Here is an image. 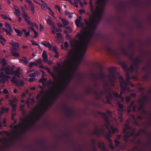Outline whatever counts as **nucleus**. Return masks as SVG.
Listing matches in <instances>:
<instances>
[{
  "label": "nucleus",
  "instance_id": "obj_1",
  "mask_svg": "<svg viewBox=\"0 0 151 151\" xmlns=\"http://www.w3.org/2000/svg\"><path fill=\"white\" fill-rule=\"evenodd\" d=\"M85 33L86 34L88 37L91 36L92 35V33L91 31H86L85 33L82 32L81 33H78L77 35L78 40H75L73 43V46L76 50L79 52L83 53V55L87 46L85 36Z\"/></svg>",
  "mask_w": 151,
  "mask_h": 151
},
{
  "label": "nucleus",
  "instance_id": "obj_2",
  "mask_svg": "<svg viewBox=\"0 0 151 151\" xmlns=\"http://www.w3.org/2000/svg\"><path fill=\"white\" fill-rule=\"evenodd\" d=\"M31 117L27 116L23 118H22L23 122L25 123V124H20L22 128L20 133L22 134L26 132L28 130L32 128L34 124L36 122V121L34 120H30Z\"/></svg>",
  "mask_w": 151,
  "mask_h": 151
},
{
  "label": "nucleus",
  "instance_id": "obj_5",
  "mask_svg": "<svg viewBox=\"0 0 151 151\" xmlns=\"http://www.w3.org/2000/svg\"><path fill=\"white\" fill-rule=\"evenodd\" d=\"M10 45L13 47L11 49V52L12 55L16 57H19V54L17 52L20 50L19 44L17 42H13L11 43Z\"/></svg>",
  "mask_w": 151,
  "mask_h": 151
},
{
  "label": "nucleus",
  "instance_id": "obj_56",
  "mask_svg": "<svg viewBox=\"0 0 151 151\" xmlns=\"http://www.w3.org/2000/svg\"><path fill=\"white\" fill-rule=\"evenodd\" d=\"M44 112H42V113L41 114H39L38 115H37V117H36V119H37V120H36V121L40 119L41 118L42 115L43 114ZM34 120H35V119H34ZM35 120L36 121V120Z\"/></svg>",
  "mask_w": 151,
  "mask_h": 151
},
{
  "label": "nucleus",
  "instance_id": "obj_44",
  "mask_svg": "<svg viewBox=\"0 0 151 151\" xmlns=\"http://www.w3.org/2000/svg\"><path fill=\"white\" fill-rule=\"evenodd\" d=\"M0 42H1V44L3 45H4V44L3 42H6V40L2 36L0 35Z\"/></svg>",
  "mask_w": 151,
  "mask_h": 151
},
{
  "label": "nucleus",
  "instance_id": "obj_33",
  "mask_svg": "<svg viewBox=\"0 0 151 151\" xmlns=\"http://www.w3.org/2000/svg\"><path fill=\"white\" fill-rule=\"evenodd\" d=\"M5 73L7 75H9L11 74L10 72V66H7L5 67Z\"/></svg>",
  "mask_w": 151,
  "mask_h": 151
},
{
  "label": "nucleus",
  "instance_id": "obj_14",
  "mask_svg": "<svg viewBox=\"0 0 151 151\" xmlns=\"http://www.w3.org/2000/svg\"><path fill=\"white\" fill-rule=\"evenodd\" d=\"M116 75H118L119 74L118 73H111L110 75L108 76L109 80L112 83H114L115 80L117 78Z\"/></svg>",
  "mask_w": 151,
  "mask_h": 151
},
{
  "label": "nucleus",
  "instance_id": "obj_12",
  "mask_svg": "<svg viewBox=\"0 0 151 151\" xmlns=\"http://www.w3.org/2000/svg\"><path fill=\"white\" fill-rule=\"evenodd\" d=\"M121 51L122 53L129 58L131 60L133 61V57L134 56V53L132 52L131 54H129V52L123 48H121Z\"/></svg>",
  "mask_w": 151,
  "mask_h": 151
},
{
  "label": "nucleus",
  "instance_id": "obj_20",
  "mask_svg": "<svg viewBox=\"0 0 151 151\" xmlns=\"http://www.w3.org/2000/svg\"><path fill=\"white\" fill-rule=\"evenodd\" d=\"M104 131L103 129H97L93 131V134L98 136L100 137L101 134L104 133Z\"/></svg>",
  "mask_w": 151,
  "mask_h": 151
},
{
  "label": "nucleus",
  "instance_id": "obj_10",
  "mask_svg": "<svg viewBox=\"0 0 151 151\" xmlns=\"http://www.w3.org/2000/svg\"><path fill=\"white\" fill-rule=\"evenodd\" d=\"M20 124H18L14 125L13 124L10 126L9 127L11 128H14L16 130L15 131H13L12 132L14 133L15 135L14 137V138L15 139L18 138L20 137V134H19V132L17 130V129L19 127L21 126V125H20Z\"/></svg>",
  "mask_w": 151,
  "mask_h": 151
},
{
  "label": "nucleus",
  "instance_id": "obj_52",
  "mask_svg": "<svg viewBox=\"0 0 151 151\" xmlns=\"http://www.w3.org/2000/svg\"><path fill=\"white\" fill-rule=\"evenodd\" d=\"M69 81H68L65 83L64 84V86H62L60 88V90H62L63 91L65 90L66 89V87L65 86V85H67L69 83Z\"/></svg>",
  "mask_w": 151,
  "mask_h": 151
},
{
  "label": "nucleus",
  "instance_id": "obj_42",
  "mask_svg": "<svg viewBox=\"0 0 151 151\" xmlns=\"http://www.w3.org/2000/svg\"><path fill=\"white\" fill-rule=\"evenodd\" d=\"M139 132L140 134L141 133H142L144 134H146L147 136H148L147 134L149 133V132H147L146 130L145 129H141L140 130Z\"/></svg>",
  "mask_w": 151,
  "mask_h": 151
},
{
  "label": "nucleus",
  "instance_id": "obj_29",
  "mask_svg": "<svg viewBox=\"0 0 151 151\" xmlns=\"http://www.w3.org/2000/svg\"><path fill=\"white\" fill-rule=\"evenodd\" d=\"M131 127L128 124H126L124 128L123 129V133L126 134L128 132L127 131L128 130H131Z\"/></svg>",
  "mask_w": 151,
  "mask_h": 151
},
{
  "label": "nucleus",
  "instance_id": "obj_13",
  "mask_svg": "<svg viewBox=\"0 0 151 151\" xmlns=\"http://www.w3.org/2000/svg\"><path fill=\"white\" fill-rule=\"evenodd\" d=\"M42 63V59L40 58L37 60H36L34 62L30 63L28 66L30 68H31L33 66H37Z\"/></svg>",
  "mask_w": 151,
  "mask_h": 151
},
{
  "label": "nucleus",
  "instance_id": "obj_24",
  "mask_svg": "<svg viewBox=\"0 0 151 151\" xmlns=\"http://www.w3.org/2000/svg\"><path fill=\"white\" fill-rule=\"evenodd\" d=\"M0 78L3 79V81L4 82L5 81L7 80L9 77V76L4 74L3 72L1 71L0 73Z\"/></svg>",
  "mask_w": 151,
  "mask_h": 151
},
{
  "label": "nucleus",
  "instance_id": "obj_60",
  "mask_svg": "<svg viewBox=\"0 0 151 151\" xmlns=\"http://www.w3.org/2000/svg\"><path fill=\"white\" fill-rule=\"evenodd\" d=\"M37 75V73H32L29 75V76L31 77L35 78L36 76Z\"/></svg>",
  "mask_w": 151,
  "mask_h": 151
},
{
  "label": "nucleus",
  "instance_id": "obj_53",
  "mask_svg": "<svg viewBox=\"0 0 151 151\" xmlns=\"http://www.w3.org/2000/svg\"><path fill=\"white\" fill-rule=\"evenodd\" d=\"M143 116H141V115H139V116H138L136 118H135V117L134 116H133V118L134 119V120H135V119H138L140 120H141L143 119Z\"/></svg>",
  "mask_w": 151,
  "mask_h": 151
},
{
  "label": "nucleus",
  "instance_id": "obj_28",
  "mask_svg": "<svg viewBox=\"0 0 151 151\" xmlns=\"http://www.w3.org/2000/svg\"><path fill=\"white\" fill-rule=\"evenodd\" d=\"M42 57L43 58V61L44 62H47L48 61V56L45 51H44L43 52Z\"/></svg>",
  "mask_w": 151,
  "mask_h": 151
},
{
  "label": "nucleus",
  "instance_id": "obj_46",
  "mask_svg": "<svg viewBox=\"0 0 151 151\" xmlns=\"http://www.w3.org/2000/svg\"><path fill=\"white\" fill-rule=\"evenodd\" d=\"M102 16H101V15H98V14H96V15H95V17L96 19V21L95 22V24L96 25V27H97V24L96 23V21L97 19H99L100 20L102 17Z\"/></svg>",
  "mask_w": 151,
  "mask_h": 151
},
{
  "label": "nucleus",
  "instance_id": "obj_48",
  "mask_svg": "<svg viewBox=\"0 0 151 151\" xmlns=\"http://www.w3.org/2000/svg\"><path fill=\"white\" fill-rule=\"evenodd\" d=\"M14 14L17 17L20 16L21 15V12L20 9L15 11L14 12Z\"/></svg>",
  "mask_w": 151,
  "mask_h": 151
},
{
  "label": "nucleus",
  "instance_id": "obj_38",
  "mask_svg": "<svg viewBox=\"0 0 151 151\" xmlns=\"http://www.w3.org/2000/svg\"><path fill=\"white\" fill-rule=\"evenodd\" d=\"M109 70L111 73H118L116 72V68L114 67H112L110 68L109 69Z\"/></svg>",
  "mask_w": 151,
  "mask_h": 151
},
{
  "label": "nucleus",
  "instance_id": "obj_27",
  "mask_svg": "<svg viewBox=\"0 0 151 151\" xmlns=\"http://www.w3.org/2000/svg\"><path fill=\"white\" fill-rule=\"evenodd\" d=\"M29 7L31 11L33 13L35 12L34 5L31 1H28Z\"/></svg>",
  "mask_w": 151,
  "mask_h": 151
},
{
  "label": "nucleus",
  "instance_id": "obj_49",
  "mask_svg": "<svg viewBox=\"0 0 151 151\" xmlns=\"http://www.w3.org/2000/svg\"><path fill=\"white\" fill-rule=\"evenodd\" d=\"M110 87L105 88L104 90V92L105 93L107 94L109 92H110Z\"/></svg>",
  "mask_w": 151,
  "mask_h": 151
},
{
  "label": "nucleus",
  "instance_id": "obj_61",
  "mask_svg": "<svg viewBox=\"0 0 151 151\" xmlns=\"http://www.w3.org/2000/svg\"><path fill=\"white\" fill-rule=\"evenodd\" d=\"M48 10L49 14L50 15H52L53 17H54V13L52 11L51 9L50 8H49L48 9Z\"/></svg>",
  "mask_w": 151,
  "mask_h": 151
},
{
  "label": "nucleus",
  "instance_id": "obj_50",
  "mask_svg": "<svg viewBox=\"0 0 151 151\" xmlns=\"http://www.w3.org/2000/svg\"><path fill=\"white\" fill-rule=\"evenodd\" d=\"M91 77L94 81H96L97 78V75L94 74H92L91 75Z\"/></svg>",
  "mask_w": 151,
  "mask_h": 151
},
{
  "label": "nucleus",
  "instance_id": "obj_36",
  "mask_svg": "<svg viewBox=\"0 0 151 151\" xmlns=\"http://www.w3.org/2000/svg\"><path fill=\"white\" fill-rule=\"evenodd\" d=\"M106 0H97L96 2V4L98 5H103L104 4Z\"/></svg>",
  "mask_w": 151,
  "mask_h": 151
},
{
  "label": "nucleus",
  "instance_id": "obj_51",
  "mask_svg": "<svg viewBox=\"0 0 151 151\" xmlns=\"http://www.w3.org/2000/svg\"><path fill=\"white\" fill-rule=\"evenodd\" d=\"M106 97L107 99L106 103L109 104H111V101H110V99H112V98H109V97H108V95H106Z\"/></svg>",
  "mask_w": 151,
  "mask_h": 151
},
{
  "label": "nucleus",
  "instance_id": "obj_22",
  "mask_svg": "<svg viewBox=\"0 0 151 151\" xmlns=\"http://www.w3.org/2000/svg\"><path fill=\"white\" fill-rule=\"evenodd\" d=\"M135 102L134 101H132L129 106V110H132L133 111H135L136 110L137 105H134Z\"/></svg>",
  "mask_w": 151,
  "mask_h": 151
},
{
  "label": "nucleus",
  "instance_id": "obj_26",
  "mask_svg": "<svg viewBox=\"0 0 151 151\" xmlns=\"http://www.w3.org/2000/svg\"><path fill=\"white\" fill-rule=\"evenodd\" d=\"M103 4L101 5L102 6L101 8H99L98 9V11L97 12H96V15L97 14L98 15H101V16H102L104 13V6H103Z\"/></svg>",
  "mask_w": 151,
  "mask_h": 151
},
{
  "label": "nucleus",
  "instance_id": "obj_31",
  "mask_svg": "<svg viewBox=\"0 0 151 151\" xmlns=\"http://www.w3.org/2000/svg\"><path fill=\"white\" fill-rule=\"evenodd\" d=\"M126 72V80L127 81H126L128 83V86L129 84H131V83L129 81V79L130 78V76L129 74V72Z\"/></svg>",
  "mask_w": 151,
  "mask_h": 151
},
{
  "label": "nucleus",
  "instance_id": "obj_16",
  "mask_svg": "<svg viewBox=\"0 0 151 151\" xmlns=\"http://www.w3.org/2000/svg\"><path fill=\"white\" fill-rule=\"evenodd\" d=\"M121 91L120 92L119 94V96L118 98H121L122 97V95L123 93H124L125 91L127 90L128 91L130 92L131 90L129 89V88L128 87L124 86L122 83L121 84Z\"/></svg>",
  "mask_w": 151,
  "mask_h": 151
},
{
  "label": "nucleus",
  "instance_id": "obj_11",
  "mask_svg": "<svg viewBox=\"0 0 151 151\" xmlns=\"http://www.w3.org/2000/svg\"><path fill=\"white\" fill-rule=\"evenodd\" d=\"M117 105L118 107L120 109L119 110V112L118 113L119 118L120 120V122H122L123 121V118H122V113L124 111V105L123 104H121L120 103H118Z\"/></svg>",
  "mask_w": 151,
  "mask_h": 151
},
{
  "label": "nucleus",
  "instance_id": "obj_62",
  "mask_svg": "<svg viewBox=\"0 0 151 151\" xmlns=\"http://www.w3.org/2000/svg\"><path fill=\"white\" fill-rule=\"evenodd\" d=\"M114 142L116 146L118 147L119 146L120 144V142L119 141L117 140V139H115Z\"/></svg>",
  "mask_w": 151,
  "mask_h": 151
},
{
  "label": "nucleus",
  "instance_id": "obj_21",
  "mask_svg": "<svg viewBox=\"0 0 151 151\" xmlns=\"http://www.w3.org/2000/svg\"><path fill=\"white\" fill-rule=\"evenodd\" d=\"M42 44L44 45L45 47L48 48L50 51H51L52 49V45L46 41H44L42 42Z\"/></svg>",
  "mask_w": 151,
  "mask_h": 151
},
{
  "label": "nucleus",
  "instance_id": "obj_47",
  "mask_svg": "<svg viewBox=\"0 0 151 151\" xmlns=\"http://www.w3.org/2000/svg\"><path fill=\"white\" fill-rule=\"evenodd\" d=\"M140 134L139 132H137L136 134H135L134 137L133 139H130V142H133L135 140V137L139 136Z\"/></svg>",
  "mask_w": 151,
  "mask_h": 151
},
{
  "label": "nucleus",
  "instance_id": "obj_30",
  "mask_svg": "<svg viewBox=\"0 0 151 151\" xmlns=\"http://www.w3.org/2000/svg\"><path fill=\"white\" fill-rule=\"evenodd\" d=\"M17 101V100L14 99L13 100H10L9 101V104L13 108H16L17 105L16 104H14V103L16 102Z\"/></svg>",
  "mask_w": 151,
  "mask_h": 151
},
{
  "label": "nucleus",
  "instance_id": "obj_23",
  "mask_svg": "<svg viewBox=\"0 0 151 151\" xmlns=\"http://www.w3.org/2000/svg\"><path fill=\"white\" fill-rule=\"evenodd\" d=\"M98 146L102 151H109L106 147L104 142H99Z\"/></svg>",
  "mask_w": 151,
  "mask_h": 151
},
{
  "label": "nucleus",
  "instance_id": "obj_9",
  "mask_svg": "<svg viewBox=\"0 0 151 151\" xmlns=\"http://www.w3.org/2000/svg\"><path fill=\"white\" fill-rule=\"evenodd\" d=\"M22 9L23 12L22 17L25 21L27 23L28 25H33V23L29 20L30 19V17L28 16V14L26 12L23 7L22 8Z\"/></svg>",
  "mask_w": 151,
  "mask_h": 151
},
{
  "label": "nucleus",
  "instance_id": "obj_40",
  "mask_svg": "<svg viewBox=\"0 0 151 151\" xmlns=\"http://www.w3.org/2000/svg\"><path fill=\"white\" fill-rule=\"evenodd\" d=\"M19 61L21 62H24V63L26 65L28 63L27 58L25 57H23L22 59H20Z\"/></svg>",
  "mask_w": 151,
  "mask_h": 151
},
{
  "label": "nucleus",
  "instance_id": "obj_34",
  "mask_svg": "<svg viewBox=\"0 0 151 151\" xmlns=\"http://www.w3.org/2000/svg\"><path fill=\"white\" fill-rule=\"evenodd\" d=\"M50 107V106L47 104H44L42 106V109L44 111V112H45Z\"/></svg>",
  "mask_w": 151,
  "mask_h": 151
},
{
  "label": "nucleus",
  "instance_id": "obj_35",
  "mask_svg": "<svg viewBox=\"0 0 151 151\" xmlns=\"http://www.w3.org/2000/svg\"><path fill=\"white\" fill-rule=\"evenodd\" d=\"M5 26L7 29L9 30L11 32H13V30L12 29L11 25L9 24L8 23H6L5 24Z\"/></svg>",
  "mask_w": 151,
  "mask_h": 151
},
{
  "label": "nucleus",
  "instance_id": "obj_45",
  "mask_svg": "<svg viewBox=\"0 0 151 151\" xmlns=\"http://www.w3.org/2000/svg\"><path fill=\"white\" fill-rule=\"evenodd\" d=\"M15 31L19 36H21L22 35V32L21 30L16 29H14Z\"/></svg>",
  "mask_w": 151,
  "mask_h": 151
},
{
  "label": "nucleus",
  "instance_id": "obj_64",
  "mask_svg": "<svg viewBox=\"0 0 151 151\" xmlns=\"http://www.w3.org/2000/svg\"><path fill=\"white\" fill-rule=\"evenodd\" d=\"M109 146L112 150H113L114 149V147L113 145L112 142H110L109 145Z\"/></svg>",
  "mask_w": 151,
  "mask_h": 151
},
{
  "label": "nucleus",
  "instance_id": "obj_4",
  "mask_svg": "<svg viewBox=\"0 0 151 151\" xmlns=\"http://www.w3.org/2000/svg\"><path fill=\"white\" fill-rule=\"evenodd\" d=\"M101 116L104 118V120L106 122L105 125L106 127L108 129V132L110 134L111 133L114 134L117 132L118 129L116 128H114L113 126H111L110 127V122L107 116L104 112L102 113Z\"/></svg>",
  "mask_w": 151,
  "mask_h": 151
},
{
  "label": "nucleus",
  "instance_id": "obj_43",
  "mask_svg": "<svg viewBox=\"0 0 151 151\" xmlns=\"http://www.w3.org/2000/svg\"><path fill=\"white\" fill-rule=\"evenodd\" d=\"M9 111V109L8 108L3 107L1 109V112L2 113H3L5 112H8Z\"/></svg>",
  "mask_w": 151,
  "mask_h": 151
},
{
  "label": "nucleus",
  "instance_id": "obj_59",
  "mask_svg": "<svg viewBox=\"0 0 151 151\" xmlns=\"http://www.w3.org/2000/svg\"><path fill=\"white\" fill-rule=\"evenodd\" d=\"M100 78L102 80H104L105 78V75L103 73H101L100 75Z\"/></svg>",
  "mask_w": 151,
  "mask_h": 151
},
{
  "label": "nucleus",
  "instance_id": "obj_39",
  "mask_svg": "<svg viewBox=\"0 0 151 151\" xmlns=\"http://www.w3.org/2000/svg\"><path fill=\"white\" fill-rule=\"evenodd\" d=\"M47 79L46 78L43 77L41 78L40 80V82H41L43 85L45 86L46 84V82Z\"/></svg>",
  "mask_w": 151,
  "mask_h": 151
},
{
  "label": "nucleus",
  "instance_id": "obj_15",
  "mask_svg": "<svg viewBox=\"0 0 151 151\" xmlns=\"http://www.w3.org/2000/svg\"><path fill=\"white\" fill-rule=\"evenodd\" d=\"M64 110L65 111L66 114L68 116L71 117L75 114V113L73 110L70 109L66 106H65Z\"/></svg>",
  "mask_w": 151,
  "mask_h": 151
},
{
  "label": "nucleus",
  "instance_id": "obj_18",
  "mask_svg": "<svg viewBox=\"0 0 151 151\" xmlns=\"http://www.w3.org/2000/svg\"><path fill=\"white\" fill-rule=\"evenodd\" d=\"M82 20L81 17H79L76 20L75 23L77 27H83L84 24L83 22H82L81 21Z\"/></svg>",
  "mask_w": 151,
  "mask_h": 151
},
{
  "label": "nucleus",
  "instance_id": "obj_32",
  "mask_svg": "<svg viewBox=\"0 0 151 151\" xmlns=\"http://www.w3.org/2000/svg\"><path fill=\"white\" fill-rule=\"evenodd\" d=\"M15 76L18 77H20V69L19 68H18L17 70L14 73V74Z\"/></svg>",
  "mask_w": 151,
  "mask_h": 151
},
{
  "label": "nucleus",
  "instance_id": "obj_8",
  "mask_svg": "<svg viewBox=\"0 0 151 151\" xmlns=\"http://www.w3.org/2000/svg\"><path fill=\"white\" fill-rule=\"evenodd\" d=\"M121 65L123 69L125 72H133L134 71L136 68H137L134 65H131L129 68H128L127 65L124 62L121 63Z\"/></svg>",
  "mask_w": 151,
  "mask_h": 151
},
{
  "label": "nucleus",
  "instance_id": "obj_58",
  "mask_svg": "<svg viewBox=\"0 0 151 151\" xmlns=\"http://www.w3.org/2000/svg\"><path fill=\"white\" fill-rule=\"evenodd\" d=\"M52 27V28L51 32L52 34H54L55 33V32L56 31L55 27V25Z\"/></svg>",
  "mask_w": 151,
  "mask_h": 151
},
{
  "label": "nucleus",
  "instance_id": "obj_19",
  "mask_svg": "<svg viewBox=\"0 0 151 151\" xmlns=\"http://www.w3.org/2000/svg\"><path fill=\"white\" fill-rule=\"evenodd\" d=\"M119 78L120 80V86H121V84L122 83L124 86L128 87V83L124 81V78L122 76L119 75Z\"/></svg>",
  "mask_w": 151,
  "mask_h": 151
},
{
  "label": "nucleus",
  "instance_id": "obj_17",
  "mask_svg": "<svg viewBox=\"0 0 151 151\" xmlns=\"http://www.w3.org/2000/svg\"><path fill=\"white\" fill-rule=\"evenodd\" d=\"M138 102L139 105L138 108V110L141 111V110L144 109V108L145 105L144 101L143 99H140L138 101Z\"/></svg>",
  "mask_w": 151,
  "mask_h": 151
},
{
  "label": "nucleus",
  "instance_id": "obj_25",
  "mask_svg": "<svg viewBox=\"0 0 151 151\" xmlns=\"http://www.w3.org/2000/svg\"><path fill=\"white\" fill-rule=\"evenodd\" d=\"M143 61L140 59L138 58H136V60L134 62V65L136 67L137 69L139 68V65L140 64L142 63Z\"/></svg>",
  "mask_w": 151,
  "mask_h": 151
},
{
  "label": "nucleus",
  "instance_id": "obj_37",
  "mask_svg": "<svg viewBox=\"0 0 151 151\" xmlns=\"http://www.w3.org/2000/svg\"><path fill=\"white\" fill-rule=\"evenodd\" d=\"M61 19L64 26H67L69 24V22L67 19L63 18H61Z\"/></svg>",
  "mask_w": 151,
  "mask_h": 151
},
{
  "label": "nucleus",
  "instance_id": "obj_7",
  "mask_svg": "<svg viewBox=\"0 0 151 151\" xmlns=\"http://www.w3.org/2000/svg\"><path fill=\"white\" fill-rule=\"evenodd\" d=\"M135 130L136 129L134 128L131 132L128 131L124 136V140L126 143H127L129 142H130V139L129 138L131 137L132 136L133 138H134L135 134Z\"/></svg>",
  "mask_w": 151,
  "mask_h": 151
},
{
  "label": "nucleus",
  "instance_id": "obj_54",
  "mask_svg": "<svg viewBox=\"0 0 151 151\" xmlns=\"http://www.w3.org/2000/svg\"><path fill=\"white\" fill-rule=\"evenodd\" d=\"M106 134V135L107 137V139L108 142L110 143L112 142V141L111 139L110 138V135L108 134L106 132H105Z\"/></svg>",
  "mask_w": 151,
  "mask_h": 151
},
{
  "label": "nucleus",
  "instance_id": "obj_3",
  "mask_svg": "<svg viewBox=\"0 0 151 151\" xmlns=\"http://www.w3.org/2000/svg\"><path fill=\"white\" fill-rule=\"evenodd\" d=\"M90 6L93 16L90 17L89 21H88L85 19H84V21L86 25L88 27L91 31H93L96 28V25L95 24L96 19L95 17V15L96 14V13L94 11L93 4L90 5Z\"/></svg>",
  "mask_w": 151,
  "mask_h": 151
},
{
  "label": "nucleus",
  "instance_id": "obj_57",
  "mask_svg": "<svg viewBox=\"0 0 151 151\" xmlns=\"http://www.w3.org/2000/svg\"><path fill=\"white\" fill-rule=\"evenodd\" d=\"M149 99V98L147 96L145 95L143 96V99H142L144 101L145 103Z\"/></svg>",
  "mask_w": 151,
  "mask_h": 151
},
{
  "label": "nucleus",
  "instance_id": "obj_41",
  "mask_svg": "<svg viewBox=\"0 0 151 151\" xmlns=\"http://www.w3.org/2000/svg\"><path fill=\"white\" fill-rule=\"evenodd\" d=\"M47 22L49 25L52 26L54 25L53 23L52 22V20L50 18H47L46 20Z\"/></svg>",
  "mask_w": 151,
  "mask_h": 151
},
{
  "label": "nucleus",
  "instance_id": "obj_6",
  "mask_svg": "<svg viewBox=\"0 0 151 151\" xmlns=\"http://www.w3.org/2000/svg\"><path fill=\"white\" fill-rule=\"evenodd\" d=\"M64 64L70 71L75 72L76 68L74 62L71 59H66L64 60Z\"/></svg>",
  "mask_w": 151,
  "mask_h": 151
},
{
  "label": "nucleus",
  "instance_id": "obj_55",
  "mask_svg": "<svg viewBox=\"0 0 151 151\" xmlns=\"http://www.w3.org/2000/svg\"><path fill=\"white\" fill-rule=\"evenodd\" d=\"M3 30L6 33V34L9 35H12V34L11 33V32L9 30H7L6 29H3Z\"/></svg>",
  "mask_w": 151,
  "mask_h": 151
},
{
  "label": "nucleus",
  "instance_id": "obj_63",
  "mask_svg": "<svg viewBox=\"0 0 151 151\" xmlns=\"http://www.w3.org/2000/svg\"><path fill=\"white\" fill-rule=\"evenodd\" d=\"M104 88H105L110 87L109 84L106 81L104 82Z\"/></svg>",
  "mask_w": 151,
  "mask_h": 151
}]
</instances>
